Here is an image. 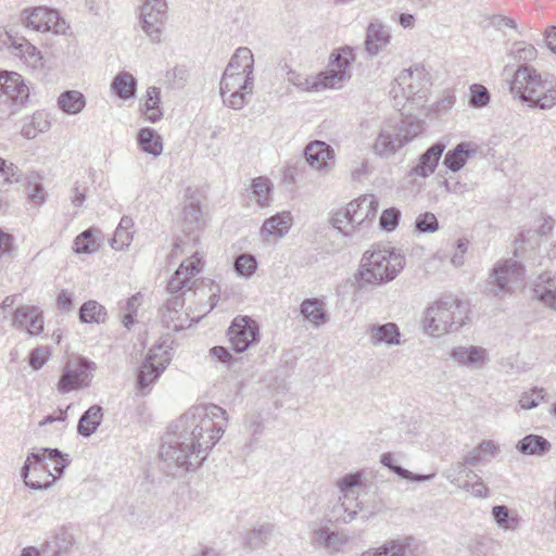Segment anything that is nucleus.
I'll list each match as a JSON object with an SVG mask.
<instances>
[{
	"mask_svg": "<svg viewBox=\"0 0 556 556\" xmlns=\"http://www.w3.org/2000/svg\"><path fill=\"white\" fill-rule=\"evenodd\" d=\"M227 412L215 404L191 406L169 427L160 447L167 470H197L225 432Z\"/></svg>",
	"mask_w": 556,
	"mask_h": 556,
	"instance_id": "obj_1",
	"label": "nucleus"
},
{
	"mask_svg": "<svg viewBox=\"0 0 556 556\" xmlns=\"http://www.w3.org/2000/svg\"><path fill=\"white\" fill-rule=\"evenodd\" d=\"M186 245L187 243L182 240H178L175 242L170 252L172 258L184 253H191V255L180 263L179 267L169 279L167 285L169 298L162 308V323L166 328L173 329L174 331L185 329L189 327L192 321H198L201 318L200 315L198 317H190L189 313L182 312L186 300L185 296L195 294V290L201 282L197 276L203 269V254L199 251H191V249H188Z\"/></svg>",
	"mask_w": 556,
	"mask_h": 556,
	"instance_id": "obj_2",
	"label": "nucleus"
},
{
	"mask_svg": "<svg viewBox=\"0 0 556 556\" xmlns=\"http://www.w3.org/2000/svg\"><path fill=\"white\" fill-rule=\"evenodd\" d=\"M514 99L529 109L548 111L556 105V81L547 73L529 65H520L509 85Z\"/></svg>",
	"mask_w": 556,
	"mask_h": 556,
	"instance_id": "obj_3",
	"label": "nucleus"
},
{
	"mask_svg": "<svg viewBox=\"0 0 556 556\" xmlns=\"http://www.w3.org/2000/svg\"><path fill=\"white\" fill-rule=\"evenodd\" d=\"M405 256L392 247L374 245L366 251L356 274L359 287L392 281L403 270Z\"/></svg>",
	"mask_w": 556,
	"mask_h": 556,
	"instance_id": "obj_4",
	"label": "nucleus"
},
{
	"mask_svg": "<svg viewBox=\"0 0 556 556\" xmlns=\"http://www.w3.org/2000/svg\"><path fill=\"white\" fill-rule=\"evenodd\" d=\"M377 211V198L374 194H364L336 212L331 224L344 237L358 241L368 233Z\"/></svg>",
	"mask_w": 556,
	"mask_h": 556,
	"instance_id": "obj_5",
	"label": "nucleus"
},
{
	"mask_svg": "<svg viewBox=\"0 0 556 556\" xmlns=\"http://www.w3.org/2000/svg\"><path fill=\"white\" fill-rule=\"evenodd\" d=\"M354 61V48L346 46L331 53L328 70L319 73L316 77H303L295 72H289L288 80L302 90L339 88L351 78L350 66Z\"/></svg>",
	"mask_w": 556,
	"mask_h": 556,
	"instance_id": "obj_6",
	"label": "nucleus"
},
{
	"mask_svg": "<svg viewBox=\"0 0 556 556\" xmlns=\"http://www.w3.org/2000/svg\"><path fill=\"white\" fill-rule=\"evenodd\" d=\"M467 319L466 303L454 298H444L427 307L421 325L427 334L441 337L458 330Z\"/></svg>",
	"mask_w": 556,
	"mask_h": 556,
	"instance_id": "obj_7",
	"label": "nucleus"
},
{
	"mask_svg": "<svg viewBox=\"0 0 556 556\" xmlns=\"http://www.w3.org/2000/svg\"><path fill=\"white\" fill-rule=\"evenodd\" d=\"M422 123L414 117L382 123L372 143L374 153L390 159L422 131Z\"/></svg>",
	"mask_w": 556,
	"mask_h": 556,
	"instance_id": "obj_8",
	"label": "nucleus"
},
{
	"mask_svg": "<svg viewBox=\"0 0 556 556\" xmlns=\"http://www.w3.org/2000/svg\"><path fill=\"white\" fill-rule=\"evenodd\" d=\"M525 278V269L520 262L514 258L498 261L492 268L486 280L489 293L503 296L511 293Z\"/></svg>",
	"mask_w": 556,
	"mask_h": 556,
	"instance_id": "obj_9",
	"label": "nucleus"
},
{
	"mask_svg": "<svg viewBox=\"0 0 556 556\" xmlns=\"http://www.w3.org/2000/svg\"><path fill=\"white\" fill-rule=\"evenodd\" d=\"M254 75L224 71L220 79L219 92L223 102L228 108L241 110L252 96Z\"/></svg>",
	"mask_w": 556,
	"mask_h": 556,
	"instance_id": "obj_10",
	"label": "nucleus"
},
{
	"mask_svg": "<svg viewBox=\"0 0 556 556\" xmlns=\"http://www.w3.org/2000/svg\"><path fill=\"white\" fill-rule=\"evenodd\" d=\"M361 481L362 475L358 472L346 475L338 481L341 496L339 497L340 503L332 509L336 521L349 523L356 517L357 510L362 509L356 491Z\"/></svg>",
	"mask_w": 556,
	"mask_h": 556,
	"instance_id": "obj_11",
	"label": "nucleus"
},
{
	"mask_svg": "<svg viewBox=\"0 0 556 556\" xmlns=\"http://www.w3.org/2000/svg\"><path fill=\"white\" fill-rule=\"evenodd\" d=\"M97 366L85 357H75L66 362L58 382V391L62 394L87 388L93 377Z\"/></svg>",
	"mask_w": 556,
	"mask_h": 556,
	"instance_id": "obj_12",
	"label": "nucleus"
},
{
	"mask_svg": "<svg viewBox=\"0 0 556 556\" xmlns=\"http://www.w3.org/2000/svg\"><path fill=\"white\" fill-rule=\"evenodd\" d=\"M167 18L166 0H144L140 7L139 21L142 30L152 42H161Z\"/></svg>",
	"mask_w": 556,
	"mask_h": 556,
	"instance_id": "obj_13",
	"label": "nucleus"
},
{
	"mask_svg": "<svg viewBox=\"0 0 556 556\" xmlns=\"http://www.w3.org/2000/svg\"><path fill=\"white\" fill-rule=\"evenodd\" d=\"M46 460V455L42 448H40L37 452L30 453L22 467L21 476L25 484L33 490L47 489L56 480Z\"/></svg>",
	"mask_w": 556,
	"mask_h": 556,
	"instance_id": "obj_14",
	"label": "nucleus"
},
{
	"mask_svg": "<svg viewBox=\"0 0 556 556\" xmlns=\"http://www.w3.org/2000/svg\"><path fill=\"white\" fill-rule=\"evenodd\" d=\"M168 345L161 343L150 349L137 376V387L144 392L170 362Z\"/></svg>",
	"mask_w": 556,
	"mask_h": 556,
	"instance_id": "obj_15",
	"label": "nucleus"
},
{
	"mask_svg": "<svg viewBox=\"0 0 556 556\" xmlns=\"http://www.w3.org/2000/svg\"><path fill=\"white\" fill-rule=\"evenodd\" d=\"M228 341L237 353H243L260 342V326L249 316H237L228 328Z\"/></svg>",
	"mask_w": 556,
	"mask_h": 556,
	"instance_id": "obj_16",
	"label": "nucleus"
},
{
	"mask_svg": "<svg viewBox=\"0 0 556 556\" xmlns=\"http://www.w3.org/2000/svg\"><path fill=\"white\" fill-rule=\"evenodd\" d=\"M22 22L27 28L37 31H53L54 34L65 33L66 22L60 17L58 11L47 7L25 9L22 13Z\"/></svg>",
	"mask_w": 556,
	"mask_h": 556,
	"instance_id": "obj_17",
	"label": "nucleus"
},
{
	"mask_svg": "<svg viewBox=\"0 0 556 556\" xmlns=\"http://www.w3.org/2000/svg\"><path fill=\"white\" fill-rule=\"evenodd\" d=\"M12 327L18 330H26L29 336H38L43 331V313L36 305H21L12 316Z\"/></svg>",
	"mask_w": 556,
	"mask_h": 556,
	"instance_id": "obj_18",
	"label": "nucleus"
},
{
	"mask_svg": "<svg viewBox=\"0 0 556 556\" xmlns=\"http://www.w3.org/2000/svg\"><path fill=\"white\" fill-rule=\"evenodd\" d=\"M421 76L422 72L418 68L403 70L395 78L391 92L395 98L413 99L421 90Z\"/></svg>",
	"mask_w": 556,
	"mask_h": 556,
	"instance_id": "obj_19",
	"label": "nucleus"
},
{
	"mask_svg": "<svg viewBox=\"0 0 556 556\" xmlns=\"http://www.w3.org/2000/svg\"><path fill=\"white\" fill-rule=\"evenodd\" d=\"M450 356L458 364V366L470 369H480L489 361L486 350L478 345L456 346L451 351Z\"/></svg>",
	"mask_w": 556,
	"mask_h": 556,
	"instance_id": "obj_20",
	"label": "nucleus"
},
{
	"mask_svg": "<svg viewBox=\"0 0 556 556\" xmlns=\"http://www.w3.org/2000/svg\"><path fill=\"white\" fill-rule=\"evenodd\" d=\"M366 334L375 346L382 344L394 346L402 343L400 328L394 323L370 324L366 328Z\"/></svg>",
	"mask_w": 556,
	"mask_h": 556,
	"instance_id": "obj_21",
	"label": "nucleus"
},
{
	"mask_svg": "<svg viewBox=\"0 0 556 556\" xmlns=\"http://www.w3.org/2000/svg\"><path fill=\"white\" fill-rule=\"evenodd\" d=\"M312 542L329 554L343 552L349 543V536L339 531H331L327 527H318L313 530Z\"/></svg>",
	"mask_w": 556,
	"mask_h": 556,
	"instance_id": "obj_22",
	"label": "nucleus"
},
{
	"mask_svg": "<svg viewBox=\"0 0 556 556\" xmlns=\"http://www.w3.org/2000/svg\"><path fill=\"white\" fill-rule=\"evenodd\" d=\"M532 291L542 304L556 311V273L544 271L532 283Z\"/></svg>",
	"mask_w": 556,
	"mask_h": 556,
	"instance_id": "obj_23",
	"label": "nucleus"
},
{
	"mask_svg": "<svg viewBox=\"0 0 556 556\" xmlns=\"http://www.w3.org/2000/svg\"><path fill=\"white\" fill-rule=\"evenodd\" d=\"M1 96H5L14 104L23 105L29 98V88L20 74L15 72L3 73Z\"/></svg>",
	"mask_w": 556,
	"mask_h": 556,
	"instance_id": "obj_24",
	"label": "nucleus"
},
{
	"mask_svg": "<svg viewBox=\"0 0 556 556\" xmlns=\"http://www.w3.org/2000/svg\"><path fill=\"white\" fill-rule=\"evenodd\" d=\"M5 38L4 43L9 46L12 53L24 60L28 66L38 68L42 65L40 51L28 40L24 38L13 39L8 33H5Z\"/></svg>",
	"mask_w": 556,
	"mask_h": 556,
	"instance_id": "obj_25",
	"label": "nucleus"
},
{
	"mask_svg": "<svg viewBox=\"0 0 556 556\" xmlns=\"http://www.w3.org/2000/svg\"><path fill=\"white\" fill-rule=\"evenodd\" d=\"M390 33L380 21L371 22L366 29L365 51L376 56L390 42Z\"/></svg>",
	"mask_w": 556,
	"mask_h": 556,
	"instance_id": "obj_26",
	"label": "nucleus"
},
{
	"mask_svg": "<svg viewBox=\"0 0 556 556\" xmlns=\"http://www.w3.org/2000/svg\"><path fill=\"white\" fill-rule=\"evenodd\" d=\"M444 149L445 146L441 142L432 144L420 155L417 165L410 169L409 174L412 176H419L424 178L430 176L434 173Z\"/></svg>",
	"mask_w": 556,
	"mask_h": 556,
	"instance_id": "obj_27",
	"label": "nucleus"
},
{
	"mask_svg": "<svg viewBox=\"0 0 556 556\" xmlns=\"http://www.w3.org/2000/svg\"><path fill=\"white\" fill-rule=\"evenodd\" d=\"M333 150L324 141L311 142L305 148L306 162L317 170H328L329 161L332 159Z\"/></svg>",
	"mask_w": 556,
	"mask_h": 556,
	"instance_id": "obj_28",
	"label": "nucleus"
},
{
	"mask_svg": "<svg viewBox=\"0 0 556 556\" xmlns=\"http://www.w3.org/2000/svg\"><path fill=\"white\" fill-rule=\"evenodd\" d=\"M292 220L293 218L289 211L277 213L263 223L261 233L267 240L281 238L288 233Z\"/></svg>",
	"mask_w": 556,
	"mask_h": 556,
	"instance_id": "obj_29",
	"label": "nucleus"
},
{
	"mask_svg": "<svg viewBox=\"0 0 556 556\" xmlns=\"http://www.w3.org/2000/svg\"><path fill=\"white\" fill-rule=\"evenodd\" d=\"M539 229L538 230H527L519 235V238L516 241V254L519 251L525 250L523 244H529L532 249L534 244H538V237H546L549 235L554 228V219L549 216H541L538 220Z\"/></svg>",
	"mask_w": 556,
	"mask_h": 556,
	"instance_id": "obj_30",
	"label": "nucleus"
},
{
	"mask_svg": "<svg viewBox=\"0 0 556 556\" xmlns=\"http://www.w3.org/2000/svg\"><path fill=\"white\" fill-rule=\"evenodd\" d=\"M410 542V538L387 540L378 547L364 551L359 556H405Z\"/></svg>",
	"mask_w": 556,
	"mask_h": 556,
	"instance_id": "obj_31",
	"label": "nucleus"
},
{
	"mask_svg": "<svg viewBox=\"0 0 556 556\" xmlns=\"http://www.w3.org/2000/svg\"><path fill=\"white\" fill-rule=\"evenodd\" d=\"M50 126L51 123L48 114L43 111H37L33 115L24 118L21 135L25 139H34L39 134L48 131Z\"/></svg>",
	"mask_w": 556,
	"mask_h": 556,
	"instance_id": "obj_32",
	"label": "nucleus"
},
{
	"mask_svg": "<svg viewBox=\"0 0 556 556\" xmlns=\"http://www.w3.org/2000/svg\"><path fill=\"white\" fill-rule=\"evenodd\" d=\"M137 143L144 153L153 157L161 155L163 152V138L153 128H141L137 135Z\"/></svg>",
	"mask_w": 556,
	"mask_h": 556,
	"instance_id": "obj_33",
	"label": "nucleus"
},
{
	"mask_svg": "<svg viewBox=\"0 0 556 556\" xmlns=\"http://www.w3.org/2000/svg\"><path fill=\"white\" fill-rule=\"evenodd\" d=\"M300 313L315 327H319L327 321L325 303L316 298L305 299L300 305Z\"/></svg>",
	"mask_w": 556,
	"mask_h": 556,
	"instance_id": "obj_34",
	"label": "nucleus"
},
{
	"mask_svg": "<svg viewBox=\"0 0 556 556\" xmlns=\"http://www.w3.org/2000/svg\"><path fill=\"white\" fill-rule=\"evenodd\" d=\"M112 92L122 100L135 98L137 79L128 72L118 73L111 83Z\"/></svg>",
	"mask_w": 556,
	"mask_h": 556,
	"instance_id": "obj_35",
	"label": "nucleus"
},
{
	"mask_svg": "<svg viewBox=\"0 0 556 556\" xmlns=\"http://www.w3.org/2000/svg\"><path fill=\"white\" fill-rule=\"evenodd\" d=\"M102 407L99 405L90 406L79 418L77 431L80 435L88 438L96 432L102 421Z\"/></svg>",
	"mask_w": 556,
	"mask_h": 556,
	"instance_id": "obj_36",
	"label": "nucleus"
},
{
	"mask_svg": "<svg viewBox=\"0 0 556 556\" xmlns=\"http://www.w3.org/2000/svg\"><path fill=\"white\" fill-rule=\"evenodd\" d=\"M254 58L249 48L241 47L236 50L225 71L253 75Z\"/></svg>",
	"mask_w": 556,
	"mask_h": 556,
	"instance_id": "obj_37",
	"label": "nucleus"
},
{
	"mask_svg": "<svg viewBox=\"0 0 556 556\" xmlns=\"http://www.w3.org/2000/svg\"><path fill=\"white\" fill-rule=\"evenodd\" d=\"M100 235L101 231L96 228H89L79 233L74 240V252L80 253H93L100 249Z\"/></svg>",
	"mask_w": 556,
	"mask_h": 556,
	"instance_id": "obj_38",
	"label": "nucleus"
},
{
	"mask_svg": "<svg viewBox=\"0 0 556 556\" xmlns=\"http://www.w3.org/2000/svg\"><path fill=\"white\" fill-rule=\"evenodd\" d=\"M58 106L66 114L75 115L86 106V98L80 91L66 90L59 96Z\"/></svg>",
	"mask_w": 556,
	"mask_h": 556,
	"instance_id": "obj_39",
	"label": "nucleus"
},
{
	"mask_svg": "<svg viewBox=\"0 0 556 556\" xmlns=\"http://www.w3.org/2000/svg\"><path fill=\"white\" fill-rule=\"evenodd\" d=\"M473 152L475 151L470 148V143L460 142L445 154L444 165L448 169L457 172L464 167Z\"/></svg>",
	"mask_w": 556,
	"mask_h": 556,
	"instance_id": "obj_40",
	"label": "nucleus"
},
{
	"mask_svg": "<svg viewBox=\"0 0 556 556\" xmlns=\"http://www.w3.org/2000/svg\"><path fill=\"white\" fill-rule=\"evenodd\" d=\"M517 448L526 455L542 456L551 450V443L541 435L528 434L518 442Z\"/></svg>",
	"mask_w": 556,
	"mask_h": 556,
	"instance_id": "obj_41",
	"label": "nucleus"
},
{
	"mask_svg": "<svg viewBox=\"0 0 556 556\" xmlns=\"http://www.w3.org/2000/svg\"><path fill=\"white\" fill-rule=\"evenodd\" d=\"M161 91L157 87H149L147 89L143 113L146 118L151 123L159 122L163 116V111L160 106L161 103Z\"/></svg>",
	"mask_w": 556,
	"mask_h": 556,
	"instance_id": "obj_42",
	"label": "nucleus"
},
{
	"mask_svg": "<svg viewBox=\"0 0 556 556\" xmlns=\"http://www.w3.org/2000/svg\"><path fill=\"white\" fill-rule=\"evenodd\" d=\"M76 543L74 533L66 527L56 529L52 535L51 546L53 548L52 556H60L72 551Z\"/></svg>",
	"mask_w": 556,
	"mask_h": 556,
	"instance_id": "obj_43",
	"label": "nucleus"
},
{
	"mask_svg": "<svg viewBox=\"0 0 556 556\" xmlns=\"http://www.w3.org/2000/svg\"><path fill=\"white\" fill-rule=\"evenodd\" d=\"M79 319L81 323L102 324L106 319V311L104 306L97 301L90 300L85 302L79 309Z\"/></svg>",
	"mask_w": 556,
	"mask_h": 556,
	"instance_id": "obj_44",
	"label": "nucleus"
},
{
	"mask_svg": "<svg viewBox=\"0 0 556 556\" xmlns=\"http://www.w3.org/2000/svg\"><path fill=\"white\" fill-rule=\"evenodd\" d=\"M271 187L270 180L266 177L260 176L252 180L251 194L258 206L265 207L269 205Z\"/></svg>",
	"mask_w": 556,
	"mask_h": 556,
	"instance_id": "obj_45",
	"label": "nucleus"
},
{
	"mask_svg": "<svg viewBox=\"0 0 556 556\" xmlns=\"http://www.w3.org/2000/svg\"><path fill=\"white\" fill-rule=\"evenodd\" d=\"M492 516L497 526L504 530H515L519 526V517L510 515L508 507L497 505L492 508Z\"/></svg>",
	"mask_w": 556,
	"mask_h": 556,
	"instance_id": "obj_46",
	"label": "nucleus"
},
{
	"mask_svg": "<svg viewBox=\"0 0 556 556\" xmlns=\"http://www.w3.org/2000/svg\"><path fill=\"white\" fill-rule=\"evenodd\" d=\"M509 55L517 62L525 63L532 62L538 56V50L534 46L527 43L526 41H516L513 43Z\"/></svg>",
	"mask_w": 556,
	"mask_h": 556,
	"instance_id": "obj_47",
	"label": "nucleus"
},
{
	"mask_svg": "<svg viewBox=\"0 0 556 556\" xmlns=\"http://www.w3.org/2000/svg\"><path fill=\"white\" fill-rule=\"evenodd\" d=\"M41 177L37 173H30L25 177V186L28 190V199L35 204H42L46 201V194Z\"/></svg>",
	"mask_w": 556,
	"mask_h": 556,
	"instance_id": "obj_48",
	"label": "nucleus"
},
{
	"mask_svg": "<svg viewBox=\"0 0 556 556\" xmlns=\"http://www.w3.org/2000/svg\"><path fill=\"white\" fill-rule=\"evenodd\" d=\"M46 459L51 460L54 464L53 476L55 479L60 478L64 469L70 465L71 459L68 454L62 453L58 448H42Z\"/></svg>",
	"mask_w": 556,
	"mask_h": 556,
	"instance_id": "obj_49",
	"label": "nucleus"
},
{
	"mask_svg": "<svg viewBox=\"0 0 556 556\" xmlns=\"http://www.w3.org/2000/svg\"><path fill=\"white\" fill-rule=\"evenodd\" d=\"M233 268L239 276L249 278L257 268L256 258L252 254H240L235 261Z\"/></svg>",
	"mask_w": 556,
	"mask_h": 556,
	"instance_id": "obj_50",
	"label": "nucleus"
},
{
	"mask_svg": "<svg viewBox=\"0 0 556 556\" xmlns=\"http://www.w3.org/2000/svg\"><path fill=\"white\" fill-rule=\"evenodd\" d=\"M0 176L3 178L2 186L22 181V170L12 162L0 157Z\"/></svg>",
	"mask_w": 556,
	"mask_h": 556,
	"instance_id": "obj_51",
	"label": "nucleus"
},
{
	"mask_svg": "<svg viewBox=\"0 0 556 556\" xmlns=\"http://www.w3.org/2000/svg\"><path fill=\"white\" fill-rule=\"evenodd\" d=\"M545 390L543 388L534 387L531 390L523 392L518 401L520 408L531 409L539 405L545 397Z\"/></svg>",
	"mask_w": 556,
	"mask_h": 556,
	"instance_id": "obj_52",
	"label": "nucleus"
},
{
	"mask_svg": "<svg viewBox=\"0 0 556 556\" xmlns=\"http://www.w3.org/2000/svg\"><path fill=\"white\" fill-rule=\"evenodd\" d=\"M490 102V92L489 90L479 84H473L470 87V99L469 105L472 108H483L488 105Z\"/></svg>",
	"mask_w": 556,
	"mask_h": 556,
	"instance_id": "obj_53",
	"label": "nucleus"
},
{
	"mask_svg": "<svg viewBox=\"0 0 556 556\" xmlns=\"http://www.w3.org/2000/svg\"><path fill=\"white\" fill-rule=\"evenodd\" d=\"M415 227L420 232H434L439 228V223L433 213L426 212L416 218Z\"/></svg>",
	"mask_w": 556,
	"mask_h": 556,
	"instance_id": "obj_54",
	"label": "nucleus"
},
{
	"mask_svg": "<svg viewBox=\"0 0 556 556\" xmlns=\"http://www.w3.org/2000/svg\"><path fill=\"white\" fill-rule=\"evenodd\" d=\"M401 212L396 207H390L382 212L379 225L383 230L392 231L399 225Z\"/></svg>",
	"mask_w": 556,
	"mask_h": 556,
	"instance_id": "obj_55",
	"label": "nucleus"
},
{
	"mask_svg": "<svg viewBox=\"0 0 556 556\" xmlns=\"http://www.w3.org/2000/svg\"><path fill=\"white\" fill-rule=\"evenodd\" d=\"M189 77V72L185 65H177L167 71L166 78L172 87L181 88L185 86Z\"/></svg>",
	"mask_w": 556,
	"mask_h": 556,
	"instance_id": "obj_56",
	"label": "nucleus"
},
{
	"mask_svg": "<svg viewBox=\"0 0 556 556\" xmlns=\"http://www.w3.org/2000/svg\"><path fill=\"white\" fill-rule=\"evenodd\" d=\"M271 527L269 525L262 526L258 529L249 531L245 535V542L250 547H257L270 534Z\"/></svg>",
	"mask_w": 556,
	"mask_h": 556,
	"instance_id": "obj_57",
	"label": "nucleus"
},
{
	"mask_svg": "<svg viewBox=\"0 0 556 556\" xmlns=\"http://www.w3.org/2000/svg\"><path fill=\"white\" fill-rule=\"evenodd\" d=\"M50 355L51 351L48 346H38L29 354V365L38 370L47 363Z\"/></svg>",
	"mask_w": 556,
	"mask_h": 556,
	"instance_id": "obj_58",
	"label": "nucleus"
},
{
	"mask_svg": "<svg viewBox=\"0 0 556 556\" xmlns=\"http://www.w3.org/2000/svg\"><path fill=\"white\" fill-rule=\"evenodd\" d=\"M132 240V235L128 230L116 228L114 236L111 240V247L114 250H124L126 247L130 244Z\"/></svg>",
	"mask_w": 556,
	"mask_h": 556,
	"instance_id": "obj_59",
	"label": "nucleus"
},
{
	"mask_svg": "<svg viewBox=\"0 0 556 556\" xmlns=\"http://www.w3.org/2000/svg\"><path fill=\"white\" fill-rule=\"evenodd\" d=\"M464 464H458L459 471H466L465 464L470 466H477L481 463H485V456L482 455L481 450H479V446L477 445L473 447L470 452H468L464 456Z\"/></svg>",
	"mask_w": 556,
	"mask_h": 556,
	"instance_id": "obj_60",
	"label": "nucleus"
},
{
	"mask_svg": "<svg viewBox=\"0 0 556 556\" xmlns=\"http://www.w3.org/2000/svg\"><path fill=\"white\" fill-rule=\"evenodd\" d=\"M468 249V241L465 239H459L457 241L456 250L451 258L452 264L455 267H459L464 264V255Z\"/></svg>",
	"mask_w": 556,
	"mask_h": 556,
	"instance_id": "obj_61",
	"label": "nucleus"
},
{
	"mask_svg": "<svg viewBox=\"0 0 556 556\" xmlns=\"http://www.w3.org/2000/svg\"><path fill=\"white\" fill-rule=\"evenodd\" d=\"M396 475L400 476L403 479L409 480V481H416V482H425L430 481L434 478V473L430 475H419L410 472L409 470L405 468H397Z\"/></svg>",
	"mask_w": 556,
	"mask_h": 556,
	"instance_id": "obj_62",
	"label": "nucleus"
},
{
	"mask_svg": "<svg viewBox=\"0 0 556 556\" xmlns=\"http://www.w3.org/2000/svg\"><path fill=\"white\" fill-rule=\"evenodd\" d=\"M478 446L486 462L500 452V445L493 440H483Z\"/></svg>",
	"mask_w": 556,
	"mask_h": 556,
	"instance_id": "obj_63",
	"label": "nucleus"
},
{
	"mask_svg": "<svg viewBox=\"0 0 556 556\" xmlns=\"http://www.w3.org/2000/svg\"><path fill=\"white\" fill-rule=\"evenodd\" d=\"M14 238L12 235L0 229V257L10 255L13 249Z\"/></svg>",
	"mask_w": 556,
	"mask_h": 556,
	"instance_id": "obj_64",
	"label": "nucleus"
}]
</instances>
